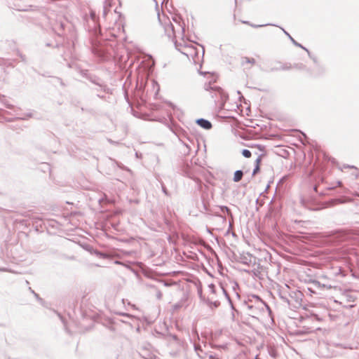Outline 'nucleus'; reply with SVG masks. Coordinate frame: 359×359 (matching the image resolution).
Returning a JSON list of instances; mask_svg holds the SVG:
<instances>
[{"label": "nucleus", "mask_w": 359, "mask_h": 359, "mask_svg": "<svg viewBox=\"0 0 359 359\" xmlns=\"http://www.w3.org/2000/svg\"><path fill=\"white\" fill-rule=\"evenodd\" d=\"M164 30L168 37L171 39V42L174 45H178L176 40V27L170 21L168 24H165Z\"/></svg>", "instance_id": "obj_1"}, {"label": "nucleus", "mask_w": 359, "mask_h": 359, "mask_svg": "<svg viewBox=\"0 0 359 359\" xmlns=\"http://www.w3.org/2000/svg\"><path fill=\"white\" fill-rule=\"evenodd\" d=\"M172 20L173 22L175 23L176 26H177V29L178 32H184V26L181 23L182 22V19L180 16L178 15H176L175 17L172 18Z\"/></svg>", "instance_id": "obj_2"}, {"label": "nucleus", "mask_w": 359, "mask_h": 359, "mask_svg": "<svg viewBox=\"0 0 359 359\" xmlns=\"http://www.w3.org/2000/svg\"><path fill=\"white\" fill-rule=\"evenodd\" d=\"M197 123L202 128H203L204 129H206V130H209L212 128V124L211 123L208 121V120H205V119H203V118H201V119H198L197 120Z\"/></svg>", "instance_id": "obj_3"}, {"label": "nucleus", "mask_w": 359, "mask_h": 359, "mask_svg": "<svg viewBox=\"0 0 359 359\" xmlns=\"http://www.w3.org/2000/svg\"><path fill=\"white\" fill-rule=\"evenodd\" d=\"M76 33L74 29L72 28V29L70 31V36H69V40H70L71 43H72V45H75V43L76 42Z\"/></svg>", "instance_id": "obj_4"}, {"label": "nucleus", "mask_w": 359, "mask_h": 359, "mask_svg": "<svg viewBox=\"0 0 359 359\" xmlns=\"http://www.w3.org/2000/svg\"><path fill=\"white\" fill-rule=\"evenodd\" d=\"M243 172L241 170H237L234 173L233 180L234 182H239L243 177Z\"/></svg>", "instance_id": "obj_5"}, {"label": "nucleus", "mask_w": 359, "mask_h": 359, "mask_svg": "<svg viewBox=\"0 0 359 359\" xmlns=\"http://www.w3.org/2000/svg\"><path fill=\"white\" fill-rule=\"evenodd\" d=\"M242 154L245 158H250L252 156L251 152L248 149L243 150Z\"/></svg>", "instance_id": "obj_6"}, {"label": "nucleus", "mask_w": 359, "mask_h": 359, "mask_svg": "<svg viewBox=\"0 0 359 359\" xmlns=\"http://www.w3.org/2000/svg\"><path fill=\"white\" fill-rule=\"evenodd\" d=\"M284 32L289 36V38L290 39L292 43L294 45H301L300 43H297L288 33H287L285 31H284Z\"/></svg>", "instance_id": "obj_7"}, {"label": "nucleus", "mask_w": 359, "mask_h": 359, "mask_svg": "<svg viewBox=\"0 0 359 359\" xmlns=\"http://www.w3.org/2000/svg\"><path fill=\"white\" fill-rule=\"evenodd\" d=\"M261 162H262V156H259V157L257 158V160H256V161H255V163H256V166H258V165H259V166L260 167Z\"/></svg>", "instance_id": "obj_8"}, {"label": "nucleus", "mask_w": 359, "mask_h": 359, "mask_svg": "<svg viewBox=\"0 0 359 359\" xmlns=\"http://www.w3.org/2000/svg\"><path fill=\"white\" fill-rule=\"evenodd\" d=\"M259 170H260V167L259 165L255 166V168L253 170L252 175H256L257 172H259Z\"/></svg>", "instance_id": "obj_9"}, {"label": "nucleus", "mask_w": 359, "mask_h": 359, "mask_svg": "<svg viewBox=\"0 0 359 359\" xmlns=\"http://www.w3.org/2000/svg\"><path fill=\"white\" fill-rule=\"evenodd\" d=\"M161 297H162V294H161V292H159L158 294V298L161 299Z\"/></svg>", "instance_id": "obj_10"}, {"label": "nucleus", "mask_w": 359, "mask_h": 359, "mask_svg": "<svg viewBox=\"0 0 359 359\" xmlns=\"http://www.w3.org/2000/svg\"><path fill=\"white\" fill-rule=\"evenodd\" d=\"M192 41V42H194V43H195V44H196V45H197V46H199V45H201L200 43H196V42H195V41Z\"/></svg>", "instance_id": "obj_11"}, {"label": "nucleus", "mask_w": 359, "mask_h": 359, "mask_svg": "<svg viewBox=\"0 0 359 359\" xmlns=\"http://www.w3.org/2000/svg\"><path fill=\"white\" fill-rule=\"evenodd\" d=\"M253 27H262V25H252Z\"/></svg>", "instance_id": "obj_12"}, {"label": "nucleus", "mask_w": 359, "mask_h": 359, "mask_svg": "<svg viewBox=\"0 0 359 359\" xmlns=\"http://www.w3.org/2000/svg\"><path fill=\"white\" fill-rule=\"evenodd\" d=\"M158 18L159 21L161 22V18H160V15H158Z\"/></svg>", "instance_id": "obj_13"}]
</instances>
